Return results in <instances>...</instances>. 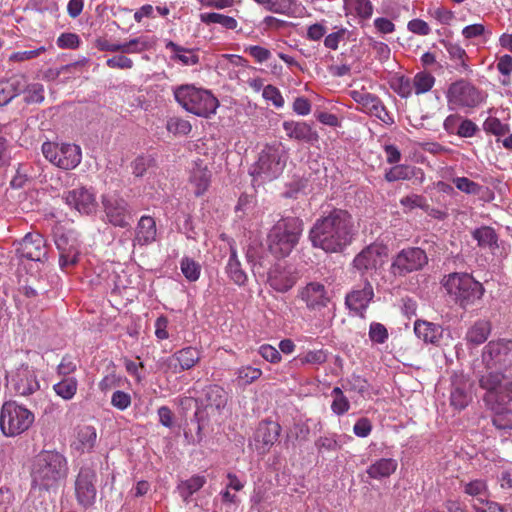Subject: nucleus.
<instances>
[{"instance_id": "1", "label": "nucleus", "mask_w": 512, "mask_h": 512, "mask_svg": "<svg viewBox=\"0 0 512 512\" xmlns=\"http://www.w3.org/2000/svg\"><path fill=\"white\" fill-rule=\"evenodd\" d=\"M352 230V216L348 211L333 209L316 220L310 230L309 239L313 247L327 253H337L351 243Z\"/></svg>"}, {"instance_id": "2", "label": "nucleus", "mask_w": 512, "mask_h": 512, "mask_svg": "<svg viewBox=\"0 0 512 512\" xmlns=\"http://www.w3.org/2000/svg\"><path fill=\"white\" fill-rule=\"evenodd\" d=\"M67 475L68 463L64 455L56 451H42L31 466V486L41 491L54 490Z\"/></svg>"}, {"instance_id": "3", "label": "nucleus", "mask_w": 512, "mask_h": 512, "mask_svg": "<svg viewBox=\"0 0 512 512\" xmlns=\"http://www.w3.org/2000/svg\"><path fill=\"white\" fill-rule=\"evenodd\" d=\"M303 231V221L297 217L278 220L267 236L269 251L278 258L288 256L298 244Z\"/></svg>"}, {"instance_id": "4", "label": "nucleus", "mask_w": 512, "mask_h": 512, "mask_svg": "<svg viewBox=\"0 0 512 512\" xmlns=\"http://www.w3.org/2000/svg\"><path fill=\"white\" fill-rule=\"evenodd\" d=\"M173 95L182 108L198 117L209 118L219 106L218 99L209 90L193 84L173 87Z\"/></svg>"}, {"instance_id": "5", "label": "nucleus", "mask_w": 512, "mask_h": 512, "mask_svg": "<svg viewBox=\"0 0 512 512\" xmlns=\"http://www.w3.org/2000/svg\"><path fill=\"white\" fill-rule=\"evenodd\" d=\"M442 284L454 302L465 310L480 301L485 292L483 285L468 273H450Z\"/></svg>"}, {"instance_id": "6", "label": "nucleus", "mask_w": 512, "mask_h": 512, "mask_svg": "<svg viewBox=\"0 0 512 512\" xmlns=\"http://www.w3.org/2000/svg\"><path fill=\"white\" fill-rule=\"evenodd\" d=\"M286 162L287 153L281 144L266 145L251 166L250 175L259 184L272 181L282 174Z\"/></svg>"}, {"instance_id": "7", "label": "nucleus", "mask_w": 512, "mask_h": 512, "mask_svg": "<svg viewBox=\"0 0 512 512\" xmlns=\"http://www.w3.org/2000/svg\"><path fill=\"white\" fill-rule=\"evenodd\" d=\"M34 414L25 406L9 400L0 410V429L6 437H15L27 431L34 422Z\"/></svg>"}, {"instance_id": "8", "label": "nucleus", "mask_w": 512, "mask_h": 512, "mask_svg": "<svg viewBox=\"0 0 512 512\" xmlns=\"http://www.w3.org/2000/svg\"><path fill=\"white\" fill-rule=\"evenodd\" d=\"M446 98L451 108H475L484 100L482 90L466 79H459L452 82L446 92Z\"/></svg>"}, {"instance_id": "9", "label": "nucleus", "mask_w": 512, "mask_h": 512, "mask_svg": "<svg viewBox=\"0 0 512 512\" xmlns=\"http://www.w3.org/2000/svg\"><path fill=\"white\" fill-rule=\"evenodd\" d=\"M428 264V256L420 247H406L400 250L392 260L391 272L394 276L404 277L422 270Z\"/></svg>"}, {"instance_id": "10", "label": "nucleus", "mask_w": 512, "mask_h": 512, "mask_svg": "<svg viewBox=\"0 0 512 512\" xmlns=\"http://www.w3.org/2000/svg\"><path fill=\"white\" fill-rule=\"evenodd\" d=\"M500 372H489L479 378V386L486 390L484 401L487 404L509 402L512 399V382L503 384Z\"/></svg>"}, {"instance_id": "11", "label": "nucleus", "mask_w": 512, "mask_h": 512, "mask_svg": "<svg viewBox=\"0 0 512 512\" xmlns=\"http://www.w3.org/2000/svg\"><path fill=\"white\" fill-rule=\"evenodd\" d=\"M482 361L489 369L506 370L512 366V341H490L483 349Z\"/></svg>"}, {"instance_id": "12", "label": "nucleus", "mask_w": 512, "mask_h": 512, "mask_svg": "<svg viewBox=\"0 0 512 512\" xmlns=\"http://www.w3.org/2000/svg\"><path fill=\"white\" fill-rule=\"evenodd\" d=\"M97 474L92 466H82L76 476L74 489L77 503L87 509L91 507L97 495Z\"/></svg>"}, {"instance_id": "13", "label": "nucleus", "mask_w": 512, "mask_h": 512, "mask_svg": "<svg viewBox=\"0 0 512 512\" xmlns=\"http://www.w3.org/2000/svg\"><path fill=\"white\" fill-rule=\"evenodd\" d=\"M16 255L31 261L42 262L47 259L48 249L44 237L38 232L27 233L14 243Z\"/></svg>"}, {"instance_id": "14", "label": "nucleus", "mask_w": 512, "mask_h": 512, "mask_svg": "<svg viewBox=\"0 0 512 512\" xmlns=\"http://www.w3.org/2000/svg\"><path fill=\"white\" fill-rule=\"evenodd\" d=\"M102 204L108 221L121 228L130 226L131 211L127 202L116 195H105Z\"/></svg>"}, {"instance_id": "15", "label": "nucleus", "mask_w": 512, "mask_h": 512, "mask_svg": "<svg viewBox=\"0 0 512 512\" xmlns=\"http://www.w3.org/2000/svg\"><path fill=\"white\" fill-rule=\"evenodd\" d=\"M387 256L386 248L379 244H371L364 248L353 260L354 268L364 276L366 273L376 271Z\"/></svg>"}, {"instance_id": "16", "label": "nucleus", "mask_w": 512, "mask_h": 512, "mask_svg": "<svg viewBox=\"0 0 512 512\" xmlns=\"http://www.w3.org/2000/svg\"><path fill=\"white\" fill-rule=\"evenodd\" d=\"M11 386L19 396H29L40 389L35 371L27 365H21L12 373Z\"/></svg>"}, {"instance_id": "17", "label": "nucleus", "mask_w": 512, "mask_h": 512, "mask_svg": "<svg viewBox=\"0 0 512 512\" xmlns=\"http://www.w3.org/2000/svg\"><path fill=\"white\" fill-rule=\"evenodd\" d=\"M374 297V290L367 278L364 279L362 287H356L345 297V305L354 314L365 317L366 309Z\"/></svg>"}, {"instance_id": "18", "label": "nucleus", "mask_w": 512, "mask_h": 512, "mask_svg": "<svg viewBox=\"0 0 512 512\" xmlns=\"http://www.w3.org/2000/svg\"><path fill=\"white\" fill-rule=\"evenodd\" d=\"M66 204L81 214L89 215L96 211L95 194L85 187H77L64 194Z\"/></svg>"}, {"instance_id": "19", "label": "nucleus", "mask_w": 512, "mask_h": 512, "mask_svg": "<svg viewBox=\"0 0 512 512\" xmlns=\"http://www.w3.org/2000/svg\"><path fill=\"white\" fill-rule=\"evenodd\" d=\"M281 426L274 421H262L254 434L255 449L260 454H265L278 440Z\"/></svg>"}, {"instance_id": "20", "label": "nucleus", "mask_w": 512, "mask_h": 512, "mask_svg": "<svg viewBox=\"0 0 512 512\" xmlns=\"http://www.w3.org/2000/svg\"><path fill=\"white\" fill-rule=\"evenodd\" d=\"M212 172L208 165L201 159L192 161L189 168V182L195 188V195L204 194L211 182Z\"/></svg>"}, {"instance_id": "21", "label": "nucleus", "mask_w": 512, "mask_h": 512, "mask_svg": "<svg viewBox=\"0 0 512 512\" xmlns=\"http://www.w3.org/2000/svg\"><path fill=\"white\" fill-rule=\"evenodd\" d=\"M301 299L306 303L307 307L312 310H319L326 307L329 302L325 286L311 282L306 285L300 292Z\"/></svg>"}, {"instance_id": "22", "label": "nucleus", "mask_w": 512, "mask_h": 512, "mask_svg": "<svg viewBox=\"0 0 512 512\" xmlns=\"http://www.w3.org/2000/svg\"><path fill=\"white\" fill-rule=\"evenodd\" d=\"M200 360V352L194 347H186L168 358V366L174 373L189 370Z\"/></svg>"}, {"instance_id": "23", "label": "nucleus", "mask_w": 512, "mask_h": 512, "mask_svg": "<svg viewBox=\"0 0 512 512\" xmlns=\"http://www.w3.org/2000/svg\"><path fill=\"white\" fill-rule=\"evenodd\" d=\"M205 412L207 416L219 415L228 400L227 392L218 385H210L205 389Z\"/></svg>"}, {"instance_id": "24", "label": "nucleus", "mask_w": 512, "mask_h": 512, "mask_svg": "<svg viewBox=\"0 0 512 512\" xmlns=\"http://www.w3.org/2000/svg\"><path fill=\"white\" fill-rule=\"evenodd\" d=\"M353 99L362 105L363 109L380 118L385 124H391L392 118L385 111L378 97L371 93L354 91Z\"/></svg>"}, {"instance_id": "25", "label": "nucleus", "mask_w": 512, "mask_h": 512, "mask_svg": "<svg viewBox=\"0 0 512 512\" xmlns=\"http://www.w3.org/2000/svg\"><path fill=\"white\" fill-rule=\"evenodd\" d=\"M81 157V149L78 145L61 143L56 166L64 170L74 169L80 164Z\"/></svg>"}, {"instance_id": "26", "label": "nucleus", "mask_w": 512, "mask_h": 512, "mask_svg": "<svg viewBox=\"0 0 512 512\" xmlns=\"http://www.w3.org/2000/svg\"><path fill=\"white\" fill-rule=\"evenodd\" d=\"M269 285L278 292H286L296 283V277L289 270L277 265L268 273Z\"/></svg>"}, {"instance_id": "27", "label": "nucleus", "mask_w": 512, "mask_h": 512, "mask_svg": "<svg viewBox=\"0 0 512 512\" xmlns=\"http://www.w3.org/2000/svg\"><path fill=\"white\" fill-rule=\"evenodd\" d=\"M414 332L416 336L425 343L439 345L440 340L443 337L444 329L439 324L425 320H417L414 323Z\"/></svg>"}, {"instance_id": "28", "label": "nucleus", "mask_w": 512, "mask_h": 512, "mask_svg": "<svg viewBox=\"0 0 512 512\" xmlns=\"http://www.w3.org/2000/svg\"><path fill=\"white\" fill-rule=\"evenodd\" d=\"M440 43L448 52L449 58L455 63L454 68L456 71L461 74L471 72L470 66L467 62L468 55L458 43H453L445 39L440 40Z\"/></svg>"}, {"instance_id": "29", "label": "nucleus", "mask_w": 512, "mask_h": 512, "mask_svg": "<svg viewBox=\"0 0 512 512\" xmlns=\"http://www.w3.org/2000/svg\"><path fill=\"white\" fill-rule=\"evenodd\" d=\"M494 411L493 425L499 430L512 429V399L509 402L489 404Z\"/></svg>"}, {"instance_id": "30", "label": "nucleus", "mask_w": 512, "mask_h": 512, "mask_svg": "<svg viewBox=\"0 0 512 512\" xmlns=\"http://www.w3.org/2000/svg\"><path fill=\"white\" fill-rule=\"evenodd\" d=\"M491 323L485 319H479L470 326L465 334L467 344L479 346L483 344L491 333Z\"/></svg>"}, {"instance_id": "31", "label": "nucleus", "mask_w": 512, "mask_h": 512, "mask_svg": "<svg viewBox=\"0 0 512 512\" xmlns=\"http://www.w3.org/2000/svg\"><path fill=\"white\" fill-rule=\"evenodd\" d=\"M156 238V223L150 216H142L136 228L134 244L147 245Z\"/></svg>"}, {"instance_id": "32", "label": "nucleus", "mask_w": 512, "mask_h": 512, "mask_svg": "<svg viewBox=\"0 0 512 512\" xmlns=\"http://www.w3.org/2000/svg\"><path fill=\"white\" fill-rule=\"evenodd\" d=\"M60 257L59 263L62 268L74 265L78 262V250L74 243H69L68 238L61 235L55 240Z\"/></svg>"}, {"instance_id": "33", "label": "nucleus", "mask_w": 512, "mask_h": 512, "mask_svg": "<svg viewBox=\"0 0 512 512\" xmlns=\"http://www.w3.org/2000/svg\"><path fill=\"white\" fill-rule=\"evenodd\" d=\"M472 238L477 241V245L482 249H489L494 252L499 248L498 235L495 229L490 226H481L474 229Z\"/></svg>"}, {"instance_id": "34", "label": "nucleus", "mask_w": 512, "mask_h": 512, "mask_svg": "<svg viewBox=\"0 0 512 512\" xmlns=\"http://www.w3.org/2000/svg\"><path fill=\"white\" fill-rule=\"evenodd\" d=\"M398 463L393 458H381L367 468L370 478L381 479L389 477L397 469Z\"/></svg>"}, {"instance_id": "35", "label": "nucleus", "mask_w": 512, "mask_h": 512, "mask_svg": "<svg viewBox=\"0 0 512 512\" xmlns=\"http://www.w3.org/2000/svg\"><path fill=\"white\" fill-rule=\"evenodd\" d=\"M230 246V256L226 266V272L230 279L237 285H243L247 281V275L241 268L240 261L237 256V251L232 244Z\"/></svg>"}, {"instance_id": "36", "label": "nucleus", "mask_w": 512, "mask_h": 512, "mask_svg": "<svg viewBox=\"0 0 512 512\" xmlns=\"http://www.w3.org/2000/svg\"><path fill=\"white\" fill-rule=\"evenodd\" d=\"M165 47L173 53L171 56L173 60L179 61L185 66H192L199 62V57L193 50L184 48L173 41H168Z\"/></svg>"}, {"instance_id": "37", "label": "nucleus", "mask_w": 512, "mask_h": 512, "mask_svg": "<svg viewBox=\"0 0 512 512\" xmlns=\"http://www.w3.org/2000/svg\"><path fill=\"white\" fill-rule=\"evenodd\" d=\"M205 483H206V479L204 476L194 475L185 481H181L177 486V490L179 492V495L183 499V501L188 503L189 498L195 492L200 490L204 486Z\"/></svg>"}, {"instance_id": "38", "label": "nucleus", "mask_w": 512, "mask_h": 512, "mask_svg": "<svg viewBox=\"0 0 512 512\" xmlns=\"http://www.w3.org/2000/svg\"><path fill=\"white\" fill-rule=\"evenodd\" d=\"M97 441V432L93 426L85 425L79 428L77 433V449L82 453L90 452Z\"/></svg>"}, {"instance_id": "39", "label": "nucleus", "mask_w": 512, "mask_h": 512, "mask_svg": "<svg viewBox=\"0 0 512 512\" xmlns=\"http://www.w3.org/2000/svg\"><path fill=\"white\" fill-rule=\"evenodd\" d=\"M469 384L467 382H460L453 384L451 391L450 401L451 405L457 409H464L471 401V394L468 391Z\"/></svg>"}, {"instance_id": "40", "label": "nucleus", "mask_w": 512, "mask_h": 512, "mask_svg": "<svg viewBox=\"0 0 512 512\" xmlns=\"http://www.w3.org/2000/svg\"><path fill=\"white\" fill-rule=\"evenodd\" d=\"M78 381L75 377H63V379L53 385V390L57 396L63 400H71L77 392Z\"/></svg>"}, {"instance_id": "41", "label": "nucleus", "mask_w": 512, "mask_h": 512, "mask_svg": "<svg viewBox=\"0 0 512 512\" xmlns=\"http://www.w3.org/2000/svg\"><path fill=\"white\" fill-rule=\"evenodd\" d=\"M200 20L202 23L207 25L219 24L228 30H235L238 26V22L234 17L216 12L201 13Z\"/></svg>"}, {"instance_id": "42", "label": "nucleus", "mask_w": 512, "mask_h": 512, "mask_svg": "<svg viewBox=\"0 0 512 512\" xmlns=\"http://www.w3.org/2000/svg\"><path fill=\"white\" fill-rule=\"evenodd\" d=\"M341 438L342 436L336 433L318 437L314 443L318 454L340 450L342 448Z\"/></svg>"}, {"instance_id": "43", "label": "nucleus", "mask_w": 512, "mask_h": 512, "mask_svg": "<svg viewBox=\"0 0 512 512\" xmlns=\"http://www.w3.org/2000/svg\"><path fill=\"white\" fill-rule=\"evenodd\" d=\"M411 82L414 93L420 95L429 92L433 88L435 77L429 72L421 71L415 74Z\"/></svg>"}, {"instance_id": "44", "label": "nucleus", "mask_w": 512, "mask_h": 512, "mask_svg": "<svg viewBox=\"0 0 512 512\" xmlns=\"http://www.w3.org/2000/svg\"><path fill=\"white\" fill-rule=\"evenodd\" d=\"M333 401L331 410L337 415H343L350 409V402L340 387H334L331 393Z\"/></svg>"}, {"instance_id": "45", "label": "nucleus", "mask_w": 512, "mask_h": 512, "mask_svg": "<svg viewBox=\"0 0 512 512\" xmlns=\"http://www.w3.org/2000/svg\"><path fill=\"white\" fill-rule=\"evenodd\" d=\"M390 87L401 98H408L413 92L411 79L404 75L393 78Z\"/></svg>"}, {"instance_id": "46", "label": "nucleus", "mask_w": 512, "mask_h": 512, "mask_svg": "<svg viewBox=\"0 0 512 512\" xmlns=\"http://www.w3.org/2000/svg\"><path fill=\"white\" fill-rule=\"evenodd\" d=\"M464 493L476 497L474 502L479 503L478 499H484L483 497L487 496V485L484 480L475 479L470 482L463 484Z\"/></svg>"}, {"instance_id": "47", "label": "nucleus", "mask_w": 512, "mask_h": 512, "mask_svg": "<svg viewBox=\"0 0 512 512\" xmlns=\"http://www.w3.org/2000/svg\"><path fill=\"white\" fill-rule=\"evenodd\" d=\"M261 375V369L245 366L238 369L237 381L240 386H246L256 381Z\"/></svg>"}, {"instance_id": "48", "label": "nucleus", "mask_w": 512, "mask_h": 512, "mask_svg": "<svg viewBox=\"0 0 512 512\" xmlns=\"http://www.w3.org/2000/svg\"><path fill=\"white\" fill-rule=\"evenodd\" d=\"M295 5V0H269L265 8L272 13L289 16Z\"/></svg>"}, {"instance_id": "49", "label": "nucleus", "mask_w": 512, "mask_h": 512, "mask_svg": "<svg viewBox=\"0 0 512 512\" xmlns=\"http://www.w3.org/2000/svg\"><path fill=\"white\" fill-rule=\"evenodd\" d=\"M296 361H298L301 365H320L327 361V353L322 349L308 351L303 355H299L296 358Z\"/></svg>"}, {"instance_id": "50", "label": "nucleus", "mask_w": 512, "mask_h": 512, "mask_svg": "<svg viewBox=\"0 0 512 512\" xmlns=\"http://www.w3.org/2000/svg\"><path fill=\"white\" fill-rule=\"evenodd\" d=\"M181 271L187 280L193 282L198 280L201 267L193 259L185 257L181 261Z\"/></svg>"}, {"instance_id": "51", "label": "nucleus", "mask_w": 512, "mask_h": 512, "mask_svg": "<svg viewBox=\"0 0 512 512\" xmlns=\"http://www.w3.org/2000/svg\"><path fill=\"white\" fill-rule=\"evenodd\" d=\"M10 90L13 98L20 95L21 93H25L28 88V80L25 75H14L8 80L4 81Z\"/></svg>"}, {"instance_id": "52", "label": "nucleus", "mask_w": 512, "mask_h": 512, "mask_svg": "<svg viewBox=\"0 0 512 512\" xmlns=\"http://www.w3.org/2000/svg\"><path fill=\"white\" fill-rule=\"evenodd\" d=\"M24 94V101L27 104L41 103L44 100V86L38 82L28 84Z\"/></svg>"}, {"instance_id": "53", "label": "nucleus", "mask_w": 512, "mask_h": 512, "mask_svg": "<svg viewBox=\"0 0 512 512\" xmlns=\"http://www.w3.org/2000/svg\"><path fill=\"white\" fill-rule=\"evenodd\" d=\"M343 387L346 390L357 392L363 396L368 391L369 384L366 379L353 374L351 377L346 379V385H343Z\"/></svg>"}, {"instance_id": "54", "label": "nucleus", "mask_w": 512, "mask_h": 512, "mask_svg": "<svg viewBox=\"0 0 512 512\" xmlns=\"http://www.w3.org/2000/svg\"><path fill=\"white\" fill-rule=\"evenodd\" d=\"M81 40L76 33L64 32L59 35L56 44L60 49H77Z\"/></svg>"}, {"instance_id": "55", "label": "nucleus", "mask_w": 512, "mask_h": 512, "mask_svg": "<svg viewBox=\"0 0 512 512\" xmlns=\"http://www.w3.org/2000/svg\"><path fill=\"white\" fill-rule=\"evenodd\" d=\"M453 183L457 189L467 194L477 195L481 189L479 184L466 177H457L453 179Z\"/></svg>"}, {"instance_id": "56", "label": "nucleus", "mask_w": 512, "mask_h": 512, "mask_svg": "<svg viewBox=\"0 0 512 512\" xmlns=\"http://www.w3.org/2000/svg\"><path fill=\"white\" fill-rule=\"evenodd\" d=\"M369 337L371 341L383 344L388 339V331L383 324L373 322L369 328Z\"/></svg>"}, {"instance_id": "57", "label": "nucleus", "mask_w": 512, "mask_h": 512, "mask_svg": "<svg viewBox=\"0 0 512 512\" xmlns=\"http://www.w3.org/2000/svg\"><path fill=\"white\" fill-rule=\"evenodd\" d=\"M121 53H141L148 48L146 41L142 38H133L128 42L121 43Z\"/></svg>"}, {"instance_id": "58", "label": "nucleus", "mask_w": 512, "mask_h": 512, "mask_svg": "<svg viewBox=\"0 0 512 512\" xmlns=\"http://www.w3.org/2000/svg\"><path fill=\"white\" fill-rule=\"evenodd\" d=\"M245 52L255 59L258 63H264L268 61L272 54L271 51L265 47L259 45H251L245 48Z\"/></svg>"}, {"instance_id": "59", "label": "nucleus", "mask_w": 512, "mask_h": 512, "mask_svg": "<svg viewBox=\"0 0 512 512\" xmlns=\"http://www.w3.org/2000/svg\"><path fill=\"white\" fill-rule=\"evenodd\" d=\"M106 65H107V67L112 68V69H131L133 67L134 63L131 58H129L123 54H120V55H116L111 58H108L106 60Z\"/></svg>"}, {"instance_id": "60", "label": "nucleus", "mask_w": 512, "mask_h": 512, "mask_svg": "<svg viewBox=\"0 0 512 512\" xmlns=\"http://www.w3.org/2000/svg\"><path fill=\"white\" fill-rule=\"evenodd\" d=\"M263 97L271 101L276 107L280 108L284 105V99L279 89L273 85H267L263 89Z\"/></svg>"}, {"instance_id": "61", "label": "nucleus", "mask_w": 512, "mask_h": 512, "mask_svg": "<svg viewBox=\"0 0 512 512\" xmlns=\"http://www.w3.org/2000/svg\"><path fill=\"white\" fill-rule=\"evenodd\" d=\"M479 503L473 502L472 506L475 512H506L504 507L496 502L478 499Z\"/></svg>"}, {"instance_id": "62", "label": "nucleus", "mask_w": 512, "mask_h": 512, "mask_svg": "<svg viewBox=\"0 0 512 512\" xmlns=\"http://www.w3.org/2000/svg\"><path fill=\"white\" fill-rule=\"evenodd\" d=\"M401 205L408 207L410 209L413 208H421L423 210L428 209V204L426 203V199L423 196L420 195H408L403 197L400 200Z\"/></svg>"}, {"instance_id": "63", "label": "nucleus", "mask_w": 512, "mask_h": 512, "mask_svg": "<svg viewBox=\"0 0 512 512\" xmlns=\"http://www.w3.org/2000/svg\"><path fill=\"white\" fill-rule=\"evenodd\" d=\"M407 29L420 36H426L431 32V28L428 23L419 18L410 20L407 24Z\"/></svg>"}, {"instance_id": "64", "label": "nucleus", "mask_w": 512, "mask_h": 512, "mask_svg": "<svg viewBox=\"0 0 512 512\" xmlns=\"http://www.w3.org/2000/svg\"><path fill=\"white\" fill-rule=\"evenodd\" d=\"M111 404L119 410H125L131 405V397L128 393L117 390L112 395Z\"/></svg>"}]
</instances>
